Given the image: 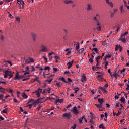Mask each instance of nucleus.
<instances>
[{
    "instance_id": "nucleus-1",
    "label": "nucleus",
    "mask_w": 129,
    "mask_h": 129,
    "mask_svg": "<svg viewBox=\"0 0 129 129\" xmlns=\"http://www.w3.org/2000/svg\"><path fill=\"white\" fill-rule=\"evenodd\" d=\"M62 117L64 118L65 119H71V117H72V115L71 113H65L62 115Z\"/></svg>"
},
{
    "instance_id": "nucleus-2",
    "label": "nucleus",
    "mask_w": 129,
    "mask_h": 129,
    "mask_svg": "<svg viewBox=\"0 0 129 129\" xmlns=\"http://www.w3.org/2000/svg\"><path fill=\"white\" fill-rule=\"evenodd\" d=\"M24 60H25V64H30V63H34V59L31 57H29L26 59L24 58Z\"/></svg>"
},
{
    "instance_id": "nucleus-3",
    "label": "nucleus",
    "mask_w": 129,
    "mask_h": 129,
    "mask_svg": "<svg viewBox=\"0 0 129 129\" xmlns=\"http://www.w3.org/2000/svg\"><path fill=\"white\" fill-rule=\"evenodd\" d=\"M31 37L32 38V40L33 42H36V40H37V37H38V35H37V34H36L34 32H31Z\"/></svg>"
},
{
    "instance_id": "nucleus-4",
    "label": "nucleus",
    "mask_w": 129,
    "mask_h": 129,
    "mask_svg": "<svg viewBox=\"0 0 129 129\" xmlns=\"http://www.w3.org/2000/svg\"><path fill=\"white\" fill-rule=\"evenodd\" d=\"M42 89L38 88L37 90L34 92V93L36 94L37 97H40V96H41V94L40 93H42Z\"/></svg>"
},
{
    "instance_id": "nucleus-5",
    "label": "nucleus",
    "mask_w": 129,
    "mask_h": 129,
    "mask_svg": "<svg viewBox=\"0 0 129 129\" xmlns=\"http://www.w3.org/2000/svg\"><path fill=\"white\" fill-rule=\"evenodd\" d=\"M122 47L120 45L117 44L115 46V51H118L119 49V52H122Z\"/></svg>"
},
{
    "instance_id": "nucleus-6",
    "label": "nucleus",
    "mask_w": 129,
    "mask_h": 129,
    "mask_svg": "<svg viewBox=\"0 0 129 129\" xmlns=\"http://www.w3.org/2000/svg\"><path fill=\"white\" fill-rule=\"evenodd\" d=\"M41 48L40 52H47L48 51V50H47V47L43 44L41 45Z\"/></svg>"
},
{
    "instance_id": "nucleus-7",
    "label": "nucleus",
    "mask_w": 129,
    "mask_h": 129,
    "mask_svg": "<svg viewBox=\"0 0 129 129\" xmlns=\"http://www.w3.org/2000/svg\"><path fill=\"white\" fill-rule=\"evenodd\" d=\"M72 111L73 113H74V114H75L76 115H77V114H78L79 113L78 110H77V108H76V107H74V108H73Z\"/></svg>"
},
{
    "instance_id": "nucleus-8",
    "label": "nucleus",
    "mask_w": 129,
    "mask_h": 129,
    "mask_svg": "<svg viewBox=\"0 0 129 129\" xmlns=\"http://www.w3.org/2000/svg\"><path fill=\"white\" fill-rule=\"evenodd\" d=\"M20 79H21V77L19 75V72H17L14 80H20Z\"/></svg>"
},
{
    "instance_id": "nucleus-9",
    "label": "nucleus",
    "mask_w": 129,
    "mask_h": 129,
    "mask_svg": "<svg viewBox=\"0 0 129 129\" xmlns=\"http://www.w3.org/2000/svg\"><path fill=\"white\" fill-rule=\"evenodd\" d=\"M63 3L66 5H68V4H71V5H73L74 2L72 0H64Z\"/></svg>"
},
{
    "instance_id": "nucleus-10",
    "label": "nucleus",
    "mask_w": 129,
    "mask_h": 129,
    "mask_svg": "<svg viewBox=\"0 0 129 129\" xmlns=\"http://www.w3.org/2000/svg\"><path fill=\"white\" fill-rule=\"evenodd\" d=\"M81 81L82 82H85V81H86V76H85V74H83Z\"/></svg>"
},
{
    "instance_id": "nucleus-11",
    "label": "nucleus",
    "mask_w": 129,
    "mask_h": 129,
    "mask_svg": "<svg viewBox=\"0 0 129 129\" xmlns=\"http://www.w3.org/2000/svg\"><path fill=\"white\" fill-rule=\"evenodd\" d=\"M17 2V5H22L25 6V2L23 0H16Z\"/></svg>"
},
{
    "instance_id": "nucleus-12",
    "label": "nucleus",
    "mask_w": 129,
    "mask_h": 129,
    "mask_svg": "<svg viewBox=\"0 0 129 129\" xmlns=\"http://www.w3.org/2000/svg\"><path fill=\"white\" fill-rule=\"evenodd\" d=\"M97 18H100V16H99V14H97L96 15V16L95 17H94L93 19L94 20V21H95V22H96V23H98V21H99Z\"/></svg>"
},
{
    "instance_id": "nucleus-13",
    "label": "nucleus",
    "mask_w": 129,
    "mask_h": 129,
    "mask_svg": "<svg viewBox=\"0 0 129 129\" xmlns=\"http://www.w3.org/2000/svg\"><path fill=\"white\" fill-rule=\"evenodd\" d=\"M74 61V60H72L71 62H69L67 63V65H69L68 66V69H69L70 68H71V66H72V64H73V62Z\"/></svg>"
},
{
    "instance_id": "nucleus-14",
    "label": "nucleus",
    "mask_w": 129,
    "mask_h": 129,
    "mask_svg": "<svg viewBox=\"0 0 129 129\" xmlns=\"http://www.w3.org/2000/svg\"><path fill=\"white\" fill-rule=\"evenodd\" d=\"M99 89H100V90H101L104 94L107 93V91H106V90H105V88L100 87L99 88Z\"/></svg>"
},
{
    "instance_id": "nucleus-15",
    "label": "nucleus",
    "mask_w": 129,
    "mask_h": 129,
    "mask_svg": "<svg viewBox=\"0 0 129 129\" xmlns=\"http://www.w3.org/2000/svg\"><path fill=\"white\" fill-rule=\"evenodd\" d=\"M58 79L59 80H61V81H62V82H64L65 83H68V81L65 80V78L62 77H59L58 78Z\"/></svg>"
},
{
    "instance_id": "nucleus-16",
    "label": "nucleus",
    "mask_w": 129,
    "mask_h": 129,
    "mask_svg": "<svg viewBox=\"0 0 129 129\" xmlns=\"http://www.w3.org/2000/svg\"><path fill=\"white\" fill-rule=\"evenodd\" d=\"M106 3L110 6L112 8L113 7V3L112 2H109V0H106Z\"/></svg>"
},
{
    "instance_id": "nucleus-17",
    "label": "nucleus",
    "mask_w": 129,
    "mask_h": 129,
    "mask_svg": "<svg viewBox=\"0 0 129 129\" xmlns=\"http://www.w3.org/2000/svg\"><path fill=\"white\" fill-rule=\"evenodd\" d=\"M31 104H32V105H34V107H36V105H37V104H39V103L37 100H36V101L34 100L32 102Z\"/></svg>"
},
{
    "instance_id": "nucleus-18",
    "label": "nucleus",
    "mask_w": 129,
    "mask_h": 129,
    "mask_svg": "<svg viewBox=\"0 0 129 129\" xmlns=\"http://www.w3.org/2000/svg\"><path fill=\"white\" fill-rule=\"evenodd\" d=\"M120 39L122 43H124V44H125L126 43V39H125V37H120L119 40H120Z\"/></svg>"
},
{
    "instance_id": "nucleus-19",
    "label": "nucleus",
    "mask_w": 129,
    "mask_h": 129,
    "mask_svg": "<svg viewBox=\"0 0 129 129\" xmlns=\"http://www.w3.org/2000/svg\"><path fill=\"white\" fill-rule=\"evenodd\" d=\"M98 101L100 104H103V103L104 102V101L103 100V98H99L98 99Z\"/></svg>"
},
{
    "instance_id": "nucleus-20",
    "label": "nucleus",
    "mask_w": 129,
    "mask_h": 129,
    "mask_svg": "<svg viewBox=\"0 0 129 129\" xmlns=\"http://www.w3.org/2000/svg\"><path fill=\"white\" fill-rule=\"evenodd\" d=\"M87 10V11H91V10H92V7L90 4H88Z\"/></svg>"
},
{
    "instance_id": "nucleus-21",
    "label": "nucleus",
    "mask_w": 129,
    "mask_h": 129,
    "mask_svg": "<svg viewBox=\"0 0 129 129\" xmlns=\"http://www.w3.org/2000/svg\"><path fill=\"white\" fill-rule=\"evenodd\" d=\"M96 68H98L99 69H101L102 67H100V64L99 63V61H98L97 64L96 65Z\"/></svg>"
},
{
    "instance_id": "nucleus-22",
    "label": "nucleus",
    "mask_w": 129,
    "mask_h": 129,
    "mask_svg": "<svg viewBox=\"0 0 129 129\" xmlns=\"http://www.w3.org/2000/svg\"><path fill=\"white\" fill-rule=\"evenodd\" d=\"M22 96L23 98H25V99H27V98H28V96L25 93H22Z\"/></svg>"
},
{
    "instance_id": "nucleus-23",
    "label": "nucleus",
    "mask_w": 129,
    "mask_h": 129,
    "mask_svg": "<svg viewBox=\"0 0 129 129\" xmlns=\"http://www.w3.org/2000/svg\"><path fill=\"white\" fill-rule=\"evenodd\" d=\"M95 105L97 107L100 108V107H103V104H95Z\"/></svg>"
},
{
    "instance_id": "nucleus-24",
    "label": "nucleus",
    "mask_w": 129,
    "mask_h": 129,
    "mask_svg": "<svg viewBox=\"0 0 129 129\" xmlns=\"http://www.w3.org/2000/svg\"><path fill=\"white\" fill-rule=\"evenodd\" d=\"M64 100L63 99H57L55 101V103H58V102H59V103H61V102H63Z\"/></svg>"
},
{
    "instance_id": "nucleus-25",
    "label": "nucleus",
    "mask_w": 129,
    "mask_h": 129,
    "mask_svg": "<svg viewBox=\"0 0 129 129\" xmlns=\"http://www.w3.org/2000/svg\"><path fill=\"white\" fill-rule=\"evenodd\" d=\"M8 72H9V71L6 70L5 71V75H4V78H8Z\"/></svg>"
},
{
    "instance_id": "nucleus-26",
    "label": "nucleus",
    "mask_w": 129,
    "mask_h": 129,
    "mask_svg": "<svg viewBox=\"0 0 129 129\" xmlns=\"http://www.w3.org/2000/svg\"><path fill=\"white\" fill-rule=\"evenodd\" d=\"M120 114H121V108L119 109L118 112L117 114H116V115L117 116H118V115H120Z\"/></svg>"
},
{
    "instance_id": "nucleus-27",
    "label": "nucleus",
    "mask_w": 129,
    "mask_h": 129,
    "mask_svg": "<svg viewBox=\"0 0 129 129\" xmlns=\"http://www.w3.org/2000/svg\"><path fill=\"white\" fill-rule=\"evenodd\" d=\"M120 11H121V13H123V12H124V9H123V5H121L120 7Z\"/></svg>"
},
{
    "instance_id": "nucleus-28",
    "label": "nucleus",
    "mask_w": 129,
    "mask_h": 129,
    "mask_svg": "<svg viewBox=\"0 0 129 129\" xmlns=\"http://www.w3.org/2000/svg\"><path fill=\"white\" fill-rule=\"evenodd\" d=\"M127 34H128V32H125L123 34H122L121 35V38H124V36H126V35H127Z\"/></svg>"
},
{
    "instance_id": "nucleus-29",
    "label": "nucleus",
    "mask_w": 129,
    "mask_h": 129,
    "mask_svg": "<svg viewBox=\"0 0 129 129\" xmlns=\"http://www.w3.org/2000/svg\"><path fill=\"white\" fill-rule=\"evenodd\" d=\"M43 99H44V97H40L37 100V101H38V103H42V101L40 100H43Z\"/></svg>"
},
{
    "instance_id": "nucleus-30",
    "label": "nucleus",
    "mask_w": 129,
    "mask_h": 129,
    "mask_svg": "<svg viewBox=\"0 0 129 129\" xmlns=\"http://www.w3.org/2000/svg\"><path fill=\"white\" fill-rule=\"evenodd\" d=\"M100 59H102V57L100 56H97V57L95 58V59H96V62H99V61H98V60H100Z\"/></svg>"
},
{
    "instance_id": "nucleus-31",
    "label": "nucleus",
    "mask_w": 129,
    "mask_h": 129,
    "mask_svg": "<svg viewBox=\"0 0 129 129\" xmlns=\"http://www.w3.org/2000/svg\"><path fill=\"white\" fill-rule=\"evenodd\" d=\"M8 111H9V109L6 108L5 109H3L2 112H3V113H7Z\"/></svg>"
},
{
    "instance_id": "nucleus-32",
    "label": "nucleus",
    "mask_w": 129,
    "mask_h": 129,
    "mask_svg": "<svg viewBox=\"0 0 129 129\" xmlns=\"http://www.w3.org/2000/svg\"><path fill=\"white\" fill-rule=\"evenodd\" d=\"M125 70H126L125 68H123L122 70H119L118 72V73L121 74V73H122V72H124V71H125Z\"/></svg>"
},
{
    "instance_id": "nucleus-33",
    "label": "nucleus",
    "mask_w": 129,
    "mask_h": 129,
    "mask_svg": "<svg viewBox=\"0 0 129 129\" xmlns=\"http://www.w3.org/2000/svg\"><path fill=\"white\" fill-rule=\"evenodd\" d=\"M120 100L123 103H124L125 102V98H124V97H122V98H121V99Z\"/></svg>"
},
{
    "instance_id": "nucleus-34",
    "label": "nucleus",
    "mask_w": 129,
    "mask_h": 129,
    "mask_svg": "<svg viewBox=\"0 0 129 129\" xmlns=\"http://www.w3.org/2000/svg\"><path fill=\"white\" fill-rule=\"evenodd\" d=\"M74 90L75 91V93H77V92H78V91H79V88L78 87H76L74 89Z\"/></svg>"
},
{
    "instance_id": "nucleus-35",
    "label": "nucleus",
    "mask_w": 129,
    "mask_h": 129,
    "mask_svg": "<svg viewBox=\"0 0 129 129\" xmlns=\"http://www.w3.org/2000/svg\"><path fill=\"white\" fill-rule=\"evenodd\" d=\"M99 128H102V129H105V127H104V125L103 124H101L99 126Z\"/></svg>"
},
{
    "instance_id": "nucleus-36",
    "label": "nucleus",
    "mask_w": 129,
    "mask_h": 129,
    "mask_svg": "<svg viewBox=\"0 0 129 129\" xmlns=\"http://www.w3.org/2000/svg\"><path fill=\"white\" fill-rule=\"evenodd\" d=\"M45 90H46V91H47L48 93H51V92H50V91L52 90V89L50 88H48L47 89H45Z\"/></svg>"
},
{
    "instance_id": "nucleus-37",
    "label": "nucleus",
    "mask_w": 129,
    "mask_h": 129,
    "mask_svg": "<svg viewBox=\"0 0 129 129\" xmlns=\"http://www.w3.org/2000/svg\"><path fill=\"white\" fill-rule=\"evenodd\" d=\"M103 75L102 74H100V75H98V76H97V78H98V79H100V78H101V79H103V78H102Z\"/></svg>"
},
{
    "instance_id": "nucleus-38",
    "label": "nucleus",
    "mask_w": 129,
    "mask_h": 129,
    "mask_svg": "<svg viewBox=\"0 0 129 129\" xmlns=\"http://www.w3.org/2000/svg\"><path fill=\"white\" fill-rule=\"evenodd\" d=\"M42 58L44 59L45 61H46L45 63H48V58L46 57L45 56H42Z\"/></svg>"
},
{
    "instance_id": "nucleus-39",
    "label": "nucleus",
    "mask_w": 129,
    "mask_h": 129,
    "mask_svg": "<svg viewBox=\"0 0 129 129\" xmlns=\"http://www.w3.org/2000/svg\"><path fill=\"white\" fill-rule=\"evenodd\" d=\"M50 67L49 66L45 67L44 70H48V71H50Z\"/></svg>"
},
{
    "instance_id": "nucleus-40",
    "label": "nucleus",
    "mask_w": 129,
    "mask_h": 129,
    "mask_svg": "<svg viewBox=\"0 0 129 129\" xmlns=\"http://www.w3.org/2000/svg\"><path fill=\"white\" fill-rule=\"evenodd\" d=\"M113 76H114V77H115V78H117L118 76V74H117V73H114Z\"/></svg>"
},
{
    "instance_id": "nucleus-41",
    "label": "nucleus",
    "mask_w": 129,
    "mask_h": 129,
    "mask_svg": "<svg viewBox=\"0 0 129 129\" xmlns=\"http://www.w3.org/2000/svg\"><path fill=\"white\" fill-rule=\"evenodd\" d=\"M5 2V4H8V3H10V2H13V0H3Z\"/></svg>"
},
{
    "instance_id": "nucleus-42",
    "label": "nucleus",
    "mask_w": 129,
    "mask_h": 129,
    "mask_svg": "<svg viewBox=\"0 0 129 129\" xmlns=\"http://www.w3.org/2000/svg\"><path fill=\"white\" fill-rule=\"evenodd\" d=\"M105 64V68L106 69L107 68V66L108 65V61H106V62H104Z\"/></svg>"
},
{
    "instance_id": "nucleus-43",
    "label": "nucleus",
    "mask_w": 129,
    "mask_h": 129,
    "mask_svg": "<svg viewBox=\"0 0 129 129\" xmlns=\"http://www.w3.org/2000/svg\"><path fill=\"white\" fill-rule=\"evenodd\" d=\"M24 6L25 5H22L21 6V5H19V9H22V10H24Z\"/></svg>"
},
{
    "instance_id": "nucleus-44",
    "label": "nucleus",
    "mask_w": 129,
    "mask_h": 129,
    "mask_svg": "<svg viewBox=\"0 0 129 129\" xmlns=\"http://www.w3.org/2000/svg\"><path fill=\"white\" fill-rule=\"evenodd\" d=\"M34 101V99H31L30 100H29L28 102L27 103V104H29V103H32Z\"/></svg>"
},
{
    "instance_id": "nucleus-45",
    "label": "nucleus",
    "mask_w": 129,
    "mask_h": 129,
    "mask_svg": "<svg viewBox=\"0 0 129 129\" xmlns=\"http://www.w3.org/2000/svg\"><path fill=\"white\" fill-rule=\"evenodd\" d=\"M92 51H94L95 53H98V50H97V48H93Z\"/></svg>"
},
{
    "instance_id": "nucleus-46",
    "label": "nucleus",
    "mask_w": 129,
    "mask_h": 129,
    "mask_svg": "<svg viewBox=\"0 0 129 129\" xmlns=\"http://www.w3.org/2000/svg\"><path fill=\"white\" fill-rule=\"evenodd\" d=\"M111 56L112 55L110 53H108L107 55H106V56H107V58H111Z\"/></svg>"
},
{
    "instance_id": "nucleus-47",
    "label": "nucleus",
    "mask_w": 129,
    "mask_h": 129,
    "mask_svg": "<svg viewBox=\"0 0 129 129\" xmlns=\"http://www.w3.org/2000/svg\"><path fill=\"white\" fill-rule=\"evenodd\" d=\"M99 111H103L104 110V107H102L99 108Z\"/></svg>"
},
{
    "instance_id": "nucleus-48",
    "label": "nucleus",
    "mask_w": 129,
    "mask_h": 129,
    "mask_svg": "<svg viewBox=\"0 0 129 129\" xmlns=\"http://www.w3.org/2000/svg\"><path fill=\"white\" fill-rule=\"evenodd\" d=\"M77 126V125L75 124L73 126H72L71 127L72 129H75V128H76Z\"/></svg>"
},
{
    "instance_id": "nucleus-49",
    "label": "nucleus",
    "mask_w": 129,
    "mask_h": 129,
    "mask_svg": "<svg viewBox=\"0 0 129 129\" xmlns=\"http://www.w3.org/2000/svg\"><path fill=\"white\" fill-rule=\"evenodd\" d=\"M39 79V77H37V76H35V78L34 79L33 82H35V81H37Z\"/></svg>"
},
{
    "instance_id": "nucleus-50",
    "label": "nucleus",
    "mask_w": 129,
    "mask_h": 129,
    "mask_svg": "<svg viewBox=\"0 0 129 129\" xmlns=\"http://www.w3.org/2000/svg\"><path fill=\"white\" fill-rule=\"evenodd\" d=\"M114 15H115V12H111V18H113V17H114Z\"/></svg>"
},
{
    "instance_id": "nucleus-51",
    "label": "nucleus",
    "mask_w": 129,
    "mask_h": 129,
    "mask_svg": "<svg viewBox=\"0 0 129 129\" xmlns=\"http://www.w3.org/2000/svg\"><path fill=\"white\" fill-rule=\"evenodd\" d=\"M48 99H53V100H55L54 98L47 97L46 99H45V101H47V100H48Z\"/></svg>"
},
{
    "instance_id": "nucleus-52",
    "label": "nucleus",
    "mask_w": 129,
    "mask_h": 129,
    "mask_svg": "<svg viewBox=\"0 0 129 129\" xmlns=\"http://www.w3.org/2000/svg\"><path fill=\"white\" fill-rule=\"evenodd\" d=\"M97 30H98V31H101V26H99L97 27L96 28Z\"/></svg>"
},
{
    "instance_id": "nucleus-53",
    "label": "nucleus",
    "mask_w": 129,
    "mask_h": 129,
    "mask_svg": "<svg viewBox=\"0 0 129 129\" xmlns=\"http://www.w3.org/2000/svg\"><path fill=\"white\" fill-rule=\"evenodd\" d=\"M76 51H78V50H79V45H76Z\"/></svg>"
},
{
    "instance_id": "nucleus-54",
    "label": "nucleus",
    "mask_w": 129,
    "mask_h": 129,
    "mask_svg": "<svg viewBox=\"0 0 129 129\" xmlns=\"http://www.w3.org/2000/svg\"><path fill=\"white\" fill-rule=\"evenodd\" d=\"M89 62H90V63H91V64H92V63H93V59H92V58H90L89 59Z\"/></svg>"
},
{
    "instance_id": "nucleus-55",
    "label": "nucleus",
    "mask_w": 129,
    "mask_h": 129,
    "mask_svg": "<svg viewBox=\"0 0 129 129\" xmlns=\"http://www.w3.org/2000/svg\"><path fill=\"white\" fill-rule=\"evenodd\" d=\"M54 58L55 59V60H58V59H60V57L57 55H55L54 56Z\"/></svg>"
},
{
    "instance_id": "nucleus-56",
    "label": "nucleus",
    "mask_w": 129,
    "mask_h": 129,
    "mask_svg": "<svg viewBox=\"0 0 129 129\" xmlns=\"http://www.w3.org/2000/svg\"><path fill=\"white\" fill-rule=\"evenodd\" d=\"M53 71H54V73L55 72H57L58 71V69L57 68H53Z\"/></svg>"
},
{
    "instance_id": "nucleus-57",
    "label": "nucleus",
    "mask_w": 129,
    "mask_h": 129,
    "mask_svg": "<svg viewBox=\"0 0 129 129\" xmlns=\"http://www.w3.org/2000/svg\"><path fill=\"white\" fill-rule=\"evenodd\" d=\"M124 3V6L125 7H127V3L125 0H123Z\"/></svg>"
},
{
    "instance_id": "nucleus-58",
    "label": "nucleus",
    "mask_w": 129,
    "mask_h": 129,
    "mask_svg": "<svg viewBox=\"0 0 129 129\" xmlns=\"http://www.w3.org/2000/svg\"><path fill=\"white\" fill-rule=\"evenodd\" d=\"M120 104L119 103V102H118L116 104V107L117 108V107H119V105Z\"/></svg>"
},
{
    "instance_id": "nucleus-59",
    "label": "nucleus",
    "mask_w": 129,
    "mask_h": 129,
    "mask_svg": "<svg viewBox=\"0 0 129 129\" xmlns=\"http://www.w3.org/2000/svg\"><path fill=\"white\" fill-rule=\"evenodd\" d=\"M116 28H117V25H116L115 26H113L112 29L113 30H115V29H116Z\"/></svg>"
},
{
    "instance_id": "nucleus-60",
    "label": "nucleus",
    "mask_w": 129,
    "mask_h": 129,
    "mask_svg": "<svg viewBox=\"0 0 129 129\" xmlns=\"http://www.w3.org/2000/svg\"><path fill=\"white\" fill-rule=\"evenodd\" d=\"M13 101H14V102H15L16 103H18V100L16 98L13 99Z\"/></svg>"
},
{
    "instance_id": "nucleus-61",
    "label": "nucleus",
    "mask_w": 129,
    "mask_h": 129,
    "mask_svg": "<svg viewBox=\"0 0 129 129\" xmlns=\"http://www.w3.org/2000/svg\"><path fill=\"white\" fill-rule=\"evenodd\" d=\"M55 85L58 86L59 87H60V86H61V85H60V83H59V82L58 83H56L55 84Z\"/></svg>"
},
{
    "instance_id": "nucleus-62",
    "label": "nucleus",
    "mask_w": 129,
    "mask_h": 129,
    "mask_svg": "<svg viewBox=\"0 0 129 129\" xmlns=\"http://www.w3.org/2000/svg\"><path fill=\"white\" fill-rule=\"evenodd\" d=\"M64 74H70V72L69 71H65Z\"/></svg>"
},
{
    "instance_id": "nucleus-63",
    "label": "nucleus",
    "mask_w": 129,
    "mask_h": 129,
    "mask_svg": "<svg viewBox=\"0 0 129 129\" xmlns=\"http://www.w3.org/2000/svg\"><path fill=\"white\" fill-rule=\"evenodd\" d=\"M16 21H17V22H20V18L17 17V18H16Z\"/></svg>"
},
{
    "instance_id": "nucleus-64",
    "label": "nucleus",
    "mask_w": 129,
    "mask_h": 129,
    "mask_svg": "<svg viewBox=\"0 0 129 129\" xmlns=\"http://www.w3.org/2000/svg\"><path fill=\"white\" fill-rule=\"evenodd\" d=\"M119 98V97L117 95L115 96V99H118Z\"/></svg>"
}]
</instances>
